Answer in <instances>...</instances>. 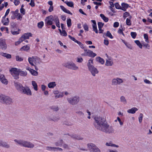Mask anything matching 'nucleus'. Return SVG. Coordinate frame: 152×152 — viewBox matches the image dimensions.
Returning a JSON list of instances; mask_svg holds the SVG:
<instances>
[{"mask_svg":"<svg viewBox=\"0 0 152 152\" xmlns=\"http://www.w3.org/2000/svg\"><path fill=\"white\" fill-rule=\"evenodd\" d=\"M64 2L69 7H73L74 4L72 2H68L67 1H66Z\"/></svg>","mask_w":152,"mask_h":152,"instance_id":"obj_32","label":"nucleus"},{"mask_svg":"<svg viewBox=\"0 0 152 152\" xmlns=\"http://www.w3.org/2000/svg\"><path fill=\"white\" fill-rule=\"evenodd\" d=\"M143 118V114L141 113L139 117V121L140 123H141L142 121V118Z\"/></svg>","mask_w":152,"mask_h":152,"instance_id":"obj_59","label":"nucleus"},{"mask_svg":"<svg viewBox=\"0 0 152 152\" xmlns=\"http://www.w3.org/2000/svg\"><path fill=\"white\" fill-rule=\"evenodd\" d=\"M131 35L133 38L135 39L137 36V34L135 32H132L131 33Z\"/></svg>","mask_w":152,"mask_h":152,"instance_id":"obj_53","label":"nucleus"},{"mask_svg":"<svg viewBox=\"0 0 152 152\" xmlns=\"http://www.w3.org/2000/svg\"><path fill=\"white\" fill-rule=\"evenodd\" d=\"M68 37L71 39L73 41L75 42L76 43L77 41H78L76 39H75L74 37H72L70 35H69Z\"/></svg>","mask_w":152,"mask_h":152,"instance_id":"obj_56","label":"nucleus"},{"mask_svg":"<svg viewBox=\"0 0 152 152\" xmlns=\"http://www.w3.org/2000/svg\"><path fill=\"white\" fill-rule=\"evenodd\" d=\"M0 80L1 82L7 85L8 83V81L6 79L4 76L3 75H0Z\"/></svg>","mask_w":152,"mask_h":152,"instance_id":"obj_17","label":"nucleus"},{"mask_svg":"<svg viewBox=\"0 0 152 152\" xmlns=\"http://www.w3.org/2000/svg\"><path fill=\"white\" fill-rule=\"evenodd\" d=\"M121 6L122 8L121 9L124 11H126V9L129 7V5L125 3H122L121 4Z\"/></svg>","mask_w":152,"mask_h":152,"instance_id":"obj_21","label":"nucleus"},{"mask_svg":"<svg viewBox=\"0 0 152 152\" xmlns=\"http://www.w3.org/2000/svg\"><path fill=\"white\" fill-rule=\"evenodd\" d=\"M126 24L128 26H130L131 25V22L130 19L128 18L126 19Z\"/></svg>","mask_w":152,"mask_h":152,"instance_id":"obj_51","label":"nucleus"},{"mask_svg":"<svg viewBox=\"0 0 152 152\" xmlns=\"http://www.w3.org/2000/svg\"><path fill=\"white\" fill-rule=\"evenodd\" d=\"M0 46L2 50H5L7 48V45L5 40L4 39L0 40Z\"/></svg>","mask_w":152,"mask_h":152,"instance_id":"obj_15","label":"nucleus"},{"mask_svg":"<svg viewBox=\"0 0 152 152\" xmlns=\"http://www.w3.org/2000/svg\"><path fill=\"white\" fill-rule=\"evenodd\" d=\"M23 41L22 39L20 37L18 41L17 42H16L15 43V45L16 46H17L19 45L22 42H23Z\"/></svg>","mask_w":152,"mask_h":152,"instance_id":"obj_38","label":"nucleus"},{"mask_svg":"<svg viewBox=\"0 0 152 152\" xmlns=\"http://www.w3.org/2000/svg\"><path fill=\"white\" fill-rule=\"evenodd\" d=\"M55 147H54L48 146L46 147V149L50 151H52L53 150L55 151Z\"/></svg>","mask_w":152,"mask_h":152,"instance_id":"obj_48","label":"nucleus"},{"mask_svg":"<svg viewBox=\"0 0 152 152\" xmlns=\"http://www.w3.org/2000/svg\"><path fill=\"white\" fill-rule=\"evenodd\" d=\"M16 59L17 61H21L23 60V58L22 57H20L18 56H16Z\"/></svg>","mask_w":152,"mask_h":152,"instance_id":"obj_42","label":"nucleus"},{"mask_svg":"<svg viewBox=\"0 0 152 152\" xmlns=\"http://www.w3.org/2000/svg\"><path fill=\"white\" fill-rule=\"evenodd\" d=\"M113 64L112 61H110L107 59L106 60L105 65L107 66H112Z\"/></svg>","mask_w":152,"mask_h":152,"instance_id":"obj_27","label":"nucleus"},{"mask_svg":"<svg viewBox=\"0 0 152 152\" xmlns=\"http://www.w3.org/2000/svg\"><path fill=\"white\" fill-rule=\"evenodd\" d=\"M129 15V13L127 12H126L124 13L123 17L126 18Z\"/></svg>","mask_w":152,"mask_h":152,"instance_id":"obj_61","label":"nucleus"},{"mask_svg":"<svg viewBox=\"0 0 152 152\" xmlns=\"http://www.w3.org/2000/svg\"><path fill=\"white\" fill-rule=\"evenodd\" d=\"M94 119L95 122L94 123V125L96 129L106 133H110L114 132L113 128L111 126H109L104 118L95 117Z\"/></svg>","mask_w":152,"mask_h":152,"instance_id":"obj_1","label":"nucleus"},{"mask_svg":"<svg viewBox=\"0 0 152 152\" xmlns=\"http://www.w3.org/2000/svg\"><path fill=\"white\" fill-rule=\"evenodd\" d=\"M17 19L18 20H22V16L20 13H18L17 14Z\"/></svg>","mask_w":152,"mask_h":152,"instance_id":"obj_54","label":"nucleus"},{"mask_svg":"<svg viewBox=\"0 0 152 152\" xmlns=\"http://www.w3.org/2000/svg\"><path fill=\"white\" fill-rule=\"evenodd\" d=\"M29 4L32 7H34L35 5L34 0H31Z\"/></svg>","mask_w":152,"mask_h":152,"instance_id":"obj_64","label":"nucleus"},{"mask_svg":"<svg viewBox=\"0 0 152 152\" xmlns=\"http://www.w3.org/2000/svg\"><path fill=\"white\" fill-rule=\"evenodd\" d=\"M0 55L8 59L11 58L12 57L10 54L2 52L1 53Z\"/></svg>","mask_w":152,"mask_h":152,"instance_id":"obj_24","label":"nucleus"},{"mask_svg":"<svg viewBox=\"0 0 152 152\" xmlns=\"http://www.w3.org/2000/svg\"><path fill=\"white\" fill-rule=\"evenodd\" d=\"M54 22L57 27L60 28L59 20L58 17L56 15H54Z\"/></svg>","mask_w":152,"mask_h":152,"instance_id":"obj_19","label":"nucleus"},{"mask_svg":"<svg viewBox=\"0 0 152 152\" xmlns=\"http://www.w3.org/2000/svg\"><path fill=\"white\" fill-rule=\"evenodd\" d=\"M63 143L62 140H60L59 142H56L55 143L56 145L57 146H61L62 145Z\"/></svg>","mask_w":152,"mask_h":152,"instance_id":"obj_50","label":"nucleus"},{"mask_svg":"<svg viewBox=\"0 0 152 152\" xmlns=\"http://www.w3.org/2000/svg\"><path fill=\"white\" fill-rule=\"evenodd\" d=\"M124 30L121 27V28H119V29L118 31V34H122L123 36H124L125 35L123 32V31Z\"/></svg>","mask_w":152,"mask_h":152,"instance_id":"obj_35","label":"nucleus"},{"mask_svg":"<svg viewBox=\"0 0 152 152\" xmlns=\"http://www.w3.org/2000/svg\"><path fill=\"white\" fill-rule=\"evenodd\" d=\"M76 43H77L80 46V47L82 49H84V50L85 49V47L83 46V43H82L81 42L78 41H77V42Z\"/></svg>","mask_w":152,"mask_h":152,"instance_id":"obj_45","label":"nucleus"},{"mask_svg":"<svg viewBox=\"0 0 152 152\" xmlns=\"http://www.w3.org/2000/svg\"><path fill=\"white\" fill-rule=\"evenodd\" d=\"M20 13L23 15H24L25 14V10L24 9L20 8Z\"/></svg>","mask_w":152,"mask_h":152,"instance_id":"obj_63","label":"nucleus"},{"mask_svg":"<svg viewBox=\"0 0 152 152\" xmlns=\"http://www.w3.org/2000/svg\"><path fill=\"white\" fill-rule=\"evenodd\" d=\"M67 100L70 104L73 105L77 103L79 101V98L78 97L75 96L72 99H68Z\"/></svg>","mask_w":152,"mask_h":152,"instance_id":"obj_11","label":"nucleus"},{"mask_svg":"<svg viewBox=\"0 0 152 152\" xmlns=\"http://www.w3.org/2000/svg\"><path fill=\"white\" fill-rule=\"evenodd\" d=\"M115 7L116 9H121V7L120 5L118 3H116L115 4Z\"/></svg>","mask_w":152,"mask_h":152,"instance_id":"obj_52","label":"nucleus"},{"mask_svg":"<svg viewBox=\"0 0 152 152\" xmlns=\"http://www.w3.org/2000/svg\"><path fill=\"white\" fill-rule=\"evenodd\" d=\"M91 63L92 64H93V60L90 59L88 61V62L87 64L88 66H92L91 65Z\"/></svg>","mask_w":152,"mask_h":152,"instance_id":"obj_57","label":"nucleus"},{"mask_svg":"<svg viewBox=\"0 0 152 152\" xmlns=\"http://www.w3.org/2000/svg\"><path fill=\"white\" fill-rule=\"evenodd\" d=\"M15 141L17 142L19 144L24 147L29 148H33L34 146V145L31 143L30 142L22 140L18 141L16 140H15Z\"/></svg>","mask_w":152,"mask_h":152,"instance_id":"obj_4","label":"nucleus"},{"mask_svg":"<svg viewBox=\"0 0 152 152\" xmlns=\"http://www.w3.org/2000/svg\"><path fill=\"white\" fill-rule=\"evenodd\" d=\"M106 36L111 39H113V36L109 31H107Z\"/></svg>","mask_w":152,"mask_h":152,"instance_id":"obj_40","label":"nucleus"},{"mask_svg":"<svg viewBox=\"0 0 152 152\" xmlns=\"http://www.w3.org/2000/svg\"><path fill=\"white\" fill-rule=\"evenodd\" d=\"M124 40H123V41ZM124 44H125V45L126 46L129 48L130 49H132V46L130 45V44H129V45H128L126 42L124 41L123 42Z\"/></svg>","mask_w":152,"mask_h":152,"instance_id":"obj_55","label":"nucleus"},{"mask_svg":"<svg viewBox=\"0 0 152 152\" xmlns=\"http://www.w3.org/2000/svg\"><path fill=\"white\" fill-rule=\"evenodd\" d=\"M121 101L124 103H126V100L125 98V97L123 96H122L121 97Z\"/></svg>","mask_w":152,"mask_h":152,"instance_id":"obj_49","label":"nucleus"},{"mask_svg":"<svg viewBox=\"0 0 152 152\" xmlns=\"http://www.w3.org/2000/svg\"><path fill=\"white\" fill-rule=\"evenodd\" d=\"M30 49V47L29 45H27L23 46L20 50V51H28Z\"/></svg>","mask_w":152,"mask_h":152,"instance_id":"obj_22","label":"nucleus"},{"mask_svg":"<svg viewBox=\"0 0 152 152\" xmlns=\"http://www.w3.org/2000/svg\"><path fill=\"white\" fill-rule=\"evenodd\" d=\"M56 86V84L55 82H52L48 83V86L50 88H53Z\"/></svg>","mask_w":152,"mask_h":152,"instance_id":"obj_31","label":"nucleus"},{"mask_svg":"<svg viewBox=\"0 0 152 152\" xmlns=\"http://www.w3.org/2000/svg\"><path fill=\"white\" fill-rule=\"evenodd\" d=\"M100 16L104 22H107L108 21V18L106 17L104 14H101L100 15Z\"/></svg>","mask_w":152,"mask_h":152,"instance_id":"obj_26","label":"nucleus"},{"mask_svg":"<svg viewBox=\"0 0 152 152\" xmlns=\"http://www.w3.org/2000/svg\"><path fill=\"white\" fill-rule=\"evenodd\" d=\"M83 26L85 31H88V27L86 23H85L83 25Z\"/></svg>","mask_w":152,"mask_h":152,"instance_id":"obj_47","label":"nucleus"},{"mask_svg":"<svg viewBox=\"0 0 152 152\" xmlns=\"http://www.w3.org/2000/svg\"><path fill=\"white\" fill-rule=\"evenodd\" d=\"M14 84L16 88L18 91L28 95H31V91L28 88H25L23 87L22 84L18 82H14Z\"/></svg>","mask_w":152,"mask_h":152,"instance_id":"obj_2","label":"nucleus"},{"mask_svg":"<svg viewBox=\"0 0 152 152\" xmlns=\"http://www.w3.org/2000/svg\"><path fill=\"white\" fill-rule=\"evenodd\" d=\"M0 145L7 148L9 147V145L7 144L6 142H3L1 141H0Z\"/></svg>","mask_w":152,"mask_h":152,"instance_id":"obj_30","label":"nucleus"},{"mask_svg":"<svg viewBox=\"0 0 152 152\" xmlns=\"http://www.w3.org/2000/svg\"><path fill=\"white\" fill-rule=\"evenodd\" d=\"M63 66L67 68L73 70H77L78 69V67L73 63H65L63 64Z\"/></svg>","mask_w":152,"mask_h":152,"instance_id":"obj_10","label":"nucleus"},{"mask_svg":"<svg viewBox=\"0 0 152 152\" xmlns=\"http://www.w3.org/2000/svg\"><path fill=\"white\" fill-rule=\"evenodd\" d=\"M44 22L41 21L38 23L37 27L39 28H42L44 26Z\"/></svg>","mask_w":152,"mask_h":152,"instance_id":"obj_33","label":"nucleus"},{"mask_svg":"<svg viewBox=\"0 0 152 152\" xmlns=\"http://www.w3.org/2000/svg\"><path fill=\"white\" fill-rule=\"evenodd\" d=\"M88 147L91 152H100L99 149L92 143L88 144Z\"/></svg>","mask_w":152,"mask_h":152,"instance_id":"obj_9","label":"nucleus"},{"mask_svg":"<svg viewBox=\"0 0 152 152\" xmlns=\"http://www.w3.org/2000/svg\"><path fill=\"white\" fill-rule=\"evenodd\" d=\"M104 25V23L101 22H98V28L99 29H102Z\"/></svg>","mask_w":152,"mask_h":152,"instance_id":"obj_44","label":"nucleus"},{"mask_svg":"<svg viewBox=\"0 0 152 152\" xmlns=\"http://www.w3.org/2000/svg\"><path fill=\"white\" fill-rule=\"evenodd\" d=\"M144 38L145 39V41L146 42H147L148 41V36L147 34H144Z\"/></svg>","mask_w":152,"mask_h":152,"instance_id":"obj_62","label":"nucleus"},{"mask_svg":"<svg viewBox=\"0 0 152 152\" xmlns=\"http://www.w3.org/2000/svg\"><path fill=\"white\" fill-rule=\"evenodd\" d=\"M60 7L61 9L65 12L72 15V13L68 10L66 9L64 6L61 5Z\"/></svg>","mask_w":152,"mask_h":152,"instance_id":"obj_20","label":"nucleus"},{"mask_svg":"<svg viewBox=\"0 0 152 152\" xmlns=\"http://www.w3.org/2000/svg\"><path fill=\"white\" fill-rule=\"evenodd\" d=\"M89 71L91 72L92 75L94 76L98 72V71L96 68L93 66H88Z\"/></svg>","mask_w":152,"mask_h":152,"instance_id":"obj_12","label":"nucleus"},{"mask_svg":"<svg viewBox=\"0 0 152 152\" xmlns=\"http://www.w3.org/2000/svg\"><path fill=\"white\" fill-rule=\"evenodd\" d=\"M134 42L136 43V44L138 45L139 47L140 48H142V45L141 43L140 42V41L138 40H136L134 41Z\"/></svg>","mask_w":152,"mask_h":152,"instance_id":"obj_36","label":"nucleus"},{"mask_svg":"<svg viewBox=\"0 0 152 152\" xmlns=\"http://www.w3.org/2000/svg\"><path fill=\"white\" fill-rule=\"evenodd\" d=\"M106 145L108 146H113L116 147H118V145H116L113 144L111 143H110L107 142L106 143Z\"/></svg>","mask_w":152,"mask_h":152,"instance_id":"obj_41","label":"nucleus"},{"mask_svg":"<svg viewBox=\"0 0 152 152\" xmlns=\"http://www.w3.org/2000/svg\"><path fill=\"white\" fill-rule=\"evenodd\" d=\"M19 70L16 68H12L10 70L11 74L13 76L15 79H17L19 78Z\"/></svg>","mask_w":152,"mask_h":152,"instance_id":"obj_7","label":"nucleus"},{"mask_svg":"<svg viewBox=\"0 0 152 152\" xmlns=\"http://www.w3.org/2000/svg\"><path fill=\"white\" fill-rule=\"evenodd\" d=\"M96 60L97 61L99 62L102 64H104V60L100 57H96Z\"/></svg>","mask_w":152,"mask_h":152,"instance_id":"obj_25","label":"nucleus"},{"mask_svg":"<svg viewBox=\"0 0 152 152\" xmlns=\"http://www.w3.org/2000/svg\"><path fill=\"white\" fill-rule=\"evenodd\" d=\"M84 51V52L81 54L82 56H88L90 57H94L96 55V53H94L90 50L85 49Z\"/></svg>","mask_w":152,"mask_h":152,"instance_id":"obj_6","label":"nucleus"},{"mask_svg":"<svg viewBox=\"0 0 152 152\" xmlns=\"http://www.w3.org/2000/svg\"><path fill=\"white\" fill-rule=\"evenodd\" d=\"M32 84L33 87V88L36 91H37L38 90V86L37 83L34 81H32Z\"/></svg>","mask_w":152,"mask_h":152,"instance_id":"obj_28","label":"nucleus"},{"mask_svg":"<svg viewBox=\"0 0 152 152\" xmlns=\"http://www.w3.org/2000/svg\"><path fill=\"white\" fill-rule=\"evenodd\" d=\"M54 21V16L52 15H49L46 17L45 19V23L46 26H51L53 23V21Z\"/></svg>","mask_w":152,"mask_h":152,"instance_id":"obj_5","label":"nucleus"},{"mask_svg":"<svg viewBox=\"0 0 152 152\" xmlns=\"http://www.w3.org/2000/svg\"><path fill=\"white\" fill-rule=\"evenodd\" d=\"M19 75L22 76H26L27 75V73L26 71L21 70L20 69L19 70Z\"/></svg>","mask_w":152,"mask_h":152,"instance_id":"obj_29","label":"nucleus"},{"mask_svg":"<svg viewBox=\"0 0 152 152\" xmlns=\"http://www.w3.org/2000/svg\"><path fill=\"white\" fill-rule=\"evenodd\" d=\"M38 60V58L37 57H34L32 56V57H29L28 58V61L29 63L31 66H34L35 67V69L37 71L38 70V68L37 67L34 65V63L36 64L37 61Z\"/></svg>","mask_w":152,"mask_h":152,"instance_id":"obj_8","label":"nucleus"},{"mask_svg":"<svg viewBox=\"0 0 152 152\" xmlns=\"http://www.w3.org/2000/svg\"><path fill=\"white\" fill-rule=\"evenodd\" d=\"M19 10L18 9H16L15 11H11V12L12 15L11 16V18L12 20L15 19L17 18V14L18 13Z\"/></svg>","mask_w":152,"mask_h":152,"instance_id":"obj_16","label":"nucleus"},{"mask_svg":"<svg viewBox=\"0 0 152 152\" xmlns=\"http://www.w3.org/2000/svg\"><path fill=\"white\" fill-rule=\"evenodd\" d=\"M123 82L122 80L120 78H117L116 79H113L112 80L113 85L119 84Z\"/></svg>","mask_w":152,"mask_h":152,"instance_id":"obj_14","label":"nucleus"},{"mask_svg":"<svg viewBox=\"0 0 152 152\" xmlns=\"http://www.w3.org/2000/svg\"><path fill=\"white\" fill-rule=\"evenodd\" d=\"M67 26L69 27L71 26L72 25L71 20V19L69 18L67 20Z\"/></svg>","mask_w":152,"mask_h":152,"instance_id":"obj_43","label":"nucleus"},{"mask_svg":"<svg viewBox=\"0 0 152 152\" xmlns=\"http://www.w3.org/2000/svg\"><path fill=\"white\" fill-rule=\"evenodd\" d=\"M0 102L6 104H10L12 102V99L8 96L1 94L0 95Z\"/></svg>","mask_w":152,"mask_h":152,"instance_id":"obj_3","label":"nucleus"},{"mask_svg":"<svg viewBox=\"0 0 152 152\" xmlns=\"http://www.w3.org/2000/svg\"><path fill=\"white\" fill-rule=\"evenodd\" d=\"M30 72L31 74L34 76H37L38 75V72L34 69H31Z\"/></svg>","mask_w":152,"mask_h":152,"instance_id":"obj_34","label":"nucleus"},{"mask_svg":"<svg viewBox=\"0 0 152 152\" xmlns=\"http://www.w3.org/2000/svg\"><path fill=\"white\" fill-rule=\"evenodd\" d=\"M32 34L31 33H27L24 34L22 35L20 37L21 38L23 41L26 39H28L29 37H32Z\"/></svg>","mask_w":152,"mask_h":152,"instance_id":"obj_13","label":"nucleus"},{"mask_svg":"<svg viewBox=\"0 0 152 152\" xmlns=\"http://www.w3.org/2000/svg\"><path fill=\"white\" fill-rule=\"evenodd\" d=\"M137 110L138 109L137 108L135 107H133L131 109L128 110L127 112L129 113L134 114Z\"/></svg>","mask_w":152,"mask_h":152,"instance_id":"obj_23","label":"nucleus"},{"mask_svg":"<svg viewBox=\"0 0 152 152\" xmlns=\"http://www.w3.org/2000/svg\"><path fill=\"white\" fill-rule=\"evenodd\" d=\"M20 0H14V3L15 6H17L20 3Z\"/></svg>","mask_w":152,"mask_h":152,"instance_id":"obj_60","label":"nucleus"},{"mask_svg":"<svg viewBox=\"0 0 152 152\" xmlns=\"http://www.w3.org/2000/svg\"><path fill=\"white\" fill-rule=\"evenodd\" d=\"M0 30L1 31H6L7 33H8V28L5 27H1L0 28Z\"/></svg>","mask_w":152,"mask_h":152,"instance_id":"obj_39","label":"nucleus"},{"mask_svg":"<svg viewBox=\"0 0 152 152\" xmlns=\"http://www.w3.org/2000/svg\"><path fill=\"white\" fill-rule=\"evenodd\" d=\"M72 137L74 139H76L77 140L82 139V138H81L80 136L79 135H77L76 134L73 135L72 136Z\"/></svg>","mask_w":152,"mask_h":152,"instance_id":"obj_37","label":"nucleus"},{"mask_svg":"<svg viewBox=\"0 0 152 152\" xmlns=\"http://www.w3.org/2000/svg\"><path fill=\"white\" fill-rule=\"evenodd\" d=\"M91 22L93 23L92 27L93 31H94L96 33H98V31L96 21L94 20H91Z\"/></svg>","mask_w":152,"mask_h":152,"instance_id":"obj_18","label":"nucleus"},{"mask_svg":"<svg viewBox=\"0 0 152 152\" xmlns=\"http://www.w3.org/2000/svg\"><path fill=\"white\" fill-rule=\"evenodd\" d=\"M20 31V29H19L18 31H11V33L13 35H16L19 34V31Z\"/></svg>","mask_w":152,"mask_h":152,"instance_id":"obj_46","label":"nucleus"},{"mask_svg":"<svg viewBox=\"0 0 152 152\" xmlns=\"http://www.w3.org/2000/svg\"><path fill=\"white\" fill-rule=\"evenodd\" d=\"M62 34H61L62 36L66 37L67 36V34L66 31L64 30H63L62 33H61Z\"/></svg>","mask_w":152,"mask_h":152,"instance_id":"obj_58","label":"nucleus"}]
</instances>
